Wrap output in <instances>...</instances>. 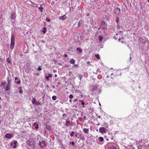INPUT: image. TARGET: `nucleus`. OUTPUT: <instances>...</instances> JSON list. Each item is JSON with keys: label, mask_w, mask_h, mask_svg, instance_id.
<instances>
[{"label": "nucleus", "mask_w": 149, "mask_h": 149, "mask_svg": "<svg viewBox=\"0 0 149 149\" xmlns=\"http://www.w3.org/2000/svg\"><path fill=\"white\" fill-rule=\"evenodd\" d=\"M15 36L14 34H13L11 38V42L10 45V48L13 49L14 46L15 45Z\"/></svg>", "instance_id": "obj_1"}, {"label": "nucleus", "mask_w": 149, "mask_h": 149, "mask_svg": "<svg viewBox=\"0 0 149 149\" xmlns=\"http://www.w3.org/2000/svg\"><path fill=\"white\" fill-rule=\"evenodd\" d=\"M147 40V39L145 38H143L142 37L140 38L139 40V42L142 44H144Z\"/></svg>", "instance_id": "obj_2"}, {"label": "nucleus", "mask_w": 149, "mask_h": 149, "mask_svg": "<svg viewBox=\"0 0 149 149\" xmlns=\"http://www.w3.org/2000/svg\"><path fill=\"white\" fill-rule=\"evenodd\" d=\"M39 146L41 148H43L44 147L46 146V143L45 141H42V142L39 141Z\"/></svg>", "instance_id": "obj_3"}, {"label": "nucleus", "mask_w": 149, "mask_h": 149, "mask_svg": "<svg viewBox=\"0 0 149 149\" xmlns=\"http://www.w3.org/2000/svg\"><path fill=\"white\" fill-rule=\"evenodd\" d=\"M99 131L102 134H104L106 133V129L104 127H101L99 129Z\"/></svg>", "instance_id": "obj_4"}, {"label": "nucleus", "mask_w": 149, "mask_h": 149, "mask_svg": "<svg viewBox=\"0 0 149 149\" xmlns=\"http://www.w3.org/2000/svg\"><path fill=\"white\" fill-rule=\"evenodd\" d=\"M72 121H70V120L66 121V126L68 127H70L72 125Z\"/></svg>", "instance_id": "obj_5"}, {"label": "nucleus", "mask_w": 149, "mask_h": 149, "mask_svg": "<svg viewBox=\"0 0 149 149\" xmlns=\"http://www.w3.org/2000/svg\"><path fill=\"white\" fill-rule=\"evenodd\" d=\"M114 12L117 15H118L120 13V10L119 8H116L114 10Z\"/></svg>", "instance_id": "obj_6"}, {"label": "nucleus", "mask_w": 149, "mask_h": 149, "mask_svg": "<svg viewBox=\"0 0 149 149\" xmlns=\"http://www.w3.org/2000/svg\"><path fill=\"white\" fill-rule=\"evenodd\" d=\"M83 132L85 133L88 134L89 132V130L88 129L84 128L83 129Z\"/></svg>", "instance_id": "obj_7"}, {"label": "nucleus", "mask_w": 149, "mask_h": 149, "mask_svg": "<svg viewBox=\"0 0 149 149\" xmlns=\"http://www.w3.org/2000/svg\"><path fill=\"white\" fill-rule=\"evenodd\" d=\"M6 136L8 138H10L12 137V135L11 134H6Z\"/></svg>", "instance_id": "obj_8"}, {"label": "nucleus", "mask_w": 149, "mask_h": 149, "mask_svg": "<svg viewBox=\"0 0 149 149\" xmlns=\"http://www.w3.org/2000/svg\"><path fill=\"white\" fill-rule=\"evenodd\" d=\"M70 62L71 64H74L75 62V60L74 59L72 58L70 61Z\"/></svg>", "instance_id": "obj_9"}, {"label": "nucleus", "mask_w": 149, "mask_h": 149, "mask_svg": "<svg viewBox=\"0 0 149 149\" xmlns=\"http://www.w3.org/2000/svg\"><path fill=\"white\" fill-rule=\"evenodd\" d=\"M16 18V16L14 13H12L11 14V18L14 19Z\"/></svg>", "instance_id": "obj_10"}, {"label": "nucleus", "mask_w": 149, "mask_h": 149, "mask_svg": "<svg viewBox=\"0 0 149 149\" xmlns=\"http://www.w3.org/2000/svg\"><path fill=\"white\" fill-rule=\"evenodd\" d=\"M10 86L7 85L6 88L5 90L6 91H10Z\"/></svg>", "instance_id": "obj_11"}, {"label": "nucleus", "mask_w": 149, "mask_h": 149, "mask_svg": "<svg viewBox=\"0 0 149 149\" xmlns=\"http://www.w3.org/2000/svg\"><path fill=\"white\" fill-rule=\"evenodd\" d=\"M77 50L79 52H82V49L81 48L79 47L77 48Z\"/></svg>", "instance_id": "obj_12"}, {"label": "nucleus", "mask_w": 149, "mask_h": 149, "mask_svg": "<svg viewBox=\"0 0 149 149\" xmlns=\"http://www.w3.org/2000/svg\"><path fill=\"white\" fill-rule=\"evenodd\" d=\"M78 39V42H80V44H81V43L83 41V40H81V37L80 36V37H77Z\"/></svg>", "instance_id": "obj_13"}, {"label": "nucleus", "mask_w": 149, "mask_h": 149, "mask_svg": "<svg viewBox=\"0 0 149 149\" xmlns=\"http://www.w3.org/2000/svg\"><path fill=\"white\" fill-rule=\"evenodd\" d=\"M82 22L81 20H79L78 23V26L79 27H80L81 26V24L82 23Z\"/></svg>", "instance_id": "obj_14"}, {"label": "nucleus", "mask_w": 149, "mask_h": 149, "mask_svg": "<svg viewBox=\"0 0 149 149\" xmlns=\"http://www.w3.org/2000/svg\"><path fill=\"white\" fill-rule=\"evenodd\" d=\"M100 142H102L104 140L103 138L102 137H100L98 138Z\"/></svg>", "instance_id": "obj_15"}, {"label": "nucleus", "mask_w": 149, "mask_h": 149, "mask_svg": "<svg viewBox=\"0 0 149 149\" xmlns=\"http://www.w3.org/2000/svg\"><path fill=\"white\" fill-rule=\"evenodd\" d=\"M108 149H116V148L114 146L112 145L110 146Z\"/></svg>", "instance_id": "obj_16"}, {"label": "nucleus", "mask_w": 149, "mask_h": 149, "mask_svg": "<svg viewBox=\"0 0 149 149\" xmlns=\"http://www.w3.org/2000/svg\"><path fill=\"white\" fill-rule=\"evenodd\" d=\"M78 77L81 80L83 77V76L81 74H79L78 75Z\"/></svg>", "instance_id": "obj_17"}, {"label": "nucleus", "mask_w": 149, "mask_h": 149, "mask_svg": "<svg viewBox=\"0 0 149 149\" xmlns=\"http://www.w3.org/2000/svg\"><path fill=\"white\" fill-rule=\"evenodd\" d=\"M99 40L100 41H102L103 39V37L101 36H99Z\"/></svg>", "instance_id": "obj_18"}, {"label": "nucleus", "mask_w": 149, "mask_h": 149, "mask_svg": "<svg viewBox=\"0 0 149 149\" xmlns=\"http://www.w3.org/2000/svg\"><path fill=\"white\" fill-rule=\"evenodd\" d=\"M60 19H65V15H63V16L60 17H59Z\"/></svg>", "instance_id": "obj_19"}, {"label": "nucleus", "mask_w": 149, "mask_h": 149, "mask_svg": "<svg viewBox=\"0 0 149 149\" xmlns=\"http://www.w3.org/2000/svg\"><path fill=\"white\" fill-rule=\"evenodd\" d=\"M13 143H13L14 144V145L13 146V148H15L16 147V144L17 143V141H14Z\"/></svg>", "instance_id": "obj_20"}, {"label": "nucleus", "mask_w": 149, "mask_h": 149, "mask_svg": "<svg viewBox=\"0 0 149 149\" xmlns=\"http://www.w3.org/2000/svg\"><path fill=\"white\" fill-rule=\"evenodd\" d=\"M19 93L21 94H22L23 93V91L21 90L22 87H20L19 88Z\"/></svg>", "instance_id": "obj_21"}, {"label": "nucleus", "mask_w": 149, "mask_h": 149, "mask_svg": "<svg viewBox=\"0 0 149 149\" xmlns=\"http://www.w3.org/2000/svg\"><path fill=\"white\" fill-rule=\"evenodd\" d=\"M11 84V81L9 80V79H8V83L7 84V86H10V85Z\"/></svg>", "instance_id": "obj_22"}, {"label": "nucleus", "mask_w": 149, "mask_h": 149, "mask_svg": "<svg viewBox=\"0 0 149 149\" xmlns=\"http://www.w3.org/2000/svg\"><path fill=\"white\" fill-rule=\"evenodd\" d=\"M52 99L54 100H56V97L55 95H54L52 97Z\"/></svg>", "instance_id": "obj_23"}, {"label": "nucleus", "mask_w": 149, "mask_h": 149, "mask_svg": "<svg viewBox=\"0 0 149 149\" xmlns=\"http://www.w3.org/2000/svg\"><path fill=\"white\" fill-rule=\"evenodd\" d=\"M119 20V18L118 17H117L116 19V21L117 23V24H118Z\"/></svg>", "instance_id": "obj_24"}, {"label": "nucleus", "mask_w": 149, "mask_h": 149, "mask_svg": "<svg viewBox=\"0 0 149 149\" xmlns=\"http://www.w3.org/2000/svg\"><path fill=\"white\" fill-rule=\"evenodd\" d=\"M35 102H36L35 99L34 98H33V99L32 101V102L33 104H34L35 103Z\"/></svg>", "instance_id": "obj_25"}, {"label": "nucleus", "mask_w": 149, "mask_h": 149, "mask_svg": "<svg viewBox=\"0 0 149 149\" xmlns=\"http://www.w3.org/2000/svg\"><path fill=\"white\" fill-rule=\"evenodd\" d=\"M95 56L97 59H99L100 58L99 55V54L95 55Z\"/></svg>", "instance_id": "obj_26"}, {"label": "nucleus", "mask_w": 149, "mask_h": 149, "mask_svg": "<svg viewBox=\"0 0 149 149\" xmlns=\"http://www.w3.org/2000/svg\"><path fill=\"white\" fill-rule=\"evenodd\" d=\"M46 30V28L45 27H44L43 28V30L42 31V32L43 33H45L46 32L45 30Z\"/></svg>", "instance_id": "obj_27"}, {"label": "nucleus", "mask_w": 149, "mask_h": 149, "mask_svg": "<svg viewBox=\"0 0 149 149\" xmlns=\"http://www.w3.org/2000/svg\"><path fill=\"white\" fill-rule=\"evenodd\" d=\"M74 134V132H72L70 134V136L71 137L73 136Z\"/></svg>", "instance_id": "obj_28"}, {"label": "nucleus", "mask_w": 149, "mask_h": 149, "mask_svg": "<svg viewBox=\"0 0 149 149\" xmlns=\"http://www.w3.org/2000/svg\"><path fill=\"white\" fill-rule=\"evenodd\" d=\"M73 67H76V68H78V64H74V65L72 66Z\"/></svg>", "instance_id": "obj_29"}, {"label": "nucleus", "mask_w": 149, "mask_h": 149, "mask_svg": "<svg viewBox=\"0 0 149 149\" xmlns=\"http://www.w3.org/2000/svg\"><path fill=\"white\" fill-rule=\"evenodd\" d=\"M42 70V68H41V67L40 66H39L38 68L37 69V70Z\"/></svg>", "instance_id": "obj_30"}, {"label": "nucleus", "mask_w": 149, "mask_h": 149, "mask_svg": "<svg viewBox=\"0 0 149 149\" xmlns=\"http://www.w3.org/2000/svg\"><path fill=\"white\" fill-rule=\"evenodd\" d=\"M69 97L70 98V99H72V98L73 97V95H72V94H70L69 96Z\"/></svg>", "instance_id": "obj_31"}, {"label": "nucleus", "mask_w": 149, "mask_h": 149, "mask_svg": "<svg viewBox=\"0 0 149 149\" xmlns=\"http://www.w3.org/2000/svg\"><path fill=\"white\" fill-rule=\"evenodd\" d=\"M39 9L42 12H43V8L42 7H39Z\"/></svg>", "instance_id": "obj_32"}, {"label": "nucleus", "mask_w": 149, "mask_h": 149, "mask_svg": "<svg viewBox=\"0 0 149 149\" xmlns=\"http://www.w3.org/2000/svg\"><path fill=\"white\" fill-rule=\"evenodd\" d=\"M15 82L18 84H19L20 83V80L19 79H18L17 81H16Z\"/></svg>", "instance_id": "obj_33"}, {"label": "nucleus", "mask_w": 149, "mask_h": 149, "mask_svg": "<svg viewBox=\"0 0 149 149\" xmlns=\"http://www.w3.org/2000/svg\"><path fill=\"white\" fill-rule=\"evenodd\" d=\"M69 143L73 145H74V142L73 141H72V142H70Z\"/></svg>", "instance_id": "obj_34"}, {"label": "nucleus", "mask_w": 149, "mask_h": 149, "mask_svg": "<svg viewBox=\"0 0 149 149\" xmlns=\"http://www.w3.org/2000/svg\"><path fill=\"white\" fill-rule=\"evenodd\" d=\"M46 21H47V22H50V20L49 19V18H47L46 19Z\"/></svg>", "instance_id": "obj_35"}, {"label": "nucleus", "mask_w": 149, "mask_h": 149, "mask_svg": "<svg viewBox=\"0 0 149 149\" xmlns=\"http://www.w3.org/2000/svg\"><path fill=\"white\" fill-rule=\"evenodd\" d=\"M7 61L9 63H10V60L9 58L7 59Z\"/></svg>", "instance_id": "obj_36"}, {"label": "nucleus", "mask_w": 149, "mask_h": 149, "mask_svg": "<svg viewBox=\"0 0 149 149\" xmlns=\"http://www.w3.org/2000/svg\"><path fill=\"white\" fill-rule=\"evenodd\" d=\"M85 104V103L83 101H81V105H84Z\"/></svg>", "instance_id": "obj_37"}, {"label": "nucleus", "mask_w": 149, "mask_h": 149, "mask_svg": "<svg viewBox=\"0 0 149 149\" xmlns=\"http://www.w3.org/2000/svg\"><path fill=\"white\" fill-rule=\"evenodd\" d=\"M103 24V23H102V25ZM101 27H102V28H103V29H106V26H105L104 27H103V26H102V25Z\"/></svg>", "instance_id": "obj_38"}, {"label": "nucleus", "mask_w": 149, "mask_h": 149, "mask_svg": "<svg viewBox=\"0 0 149 149\" xmlns=\"http://www.w3.org/2000/svg\"><path fill=\"white\" fill-rule=\"evenodd\" d=\"M48 77H52V75L50 74H48Z\"/></svg>", "instance_id": "obj_39"}, {"label": "nucleus", "mask_w": 149, "mask_h": 149, "mask_svg": "<svg viewBox=\"0 0 149 149\" xmlns=\"http://www.w3.org/2000/svg\"><path fill=\"white\" fill-rule=\"evenodd\" d=\"M78 101V99H76L74 100H73V101L74 102H76Z\"/></svg>", "instance_id": "obj_40"}, {"label": "nucleus", "mask_w": 149, "mask_h": 149, "mask_svg": "<svg viewBox=\"0 0 149 149\" xmlns=\"http://www.w3.org/2000/svg\"><path fill=\"white\" fill-rule=\"evenodd\" d=\"M46 128L48 130H49L50 129V127L49 126H47L46 127Z\"/></svg>", "instance_id": "obj_41"}, {"label": "nucleus", "mask_w": 149, "mask_h": 149, "mask_svg": "<svg viewBox=\"0 0 149 149\" xmlns=\"http://www.w3.org/2000/svg\"><path fill=\"white\" fill-rule=\"evenodd\" d=\"M49 77H48V76H46V78L47 80H49Z\"/></svg>", "instance_id": "obj_42"}, {"label": "nucleus", "mask_w": 149, "mask_h": 149, "mask_svg": "<svg viewBox=\"0 0 149 149\" xmlns=\"http://www.w3.org/2000/svg\"><path fill=\"white\" fill-rule=\"evenodd\" d=\"M38 125L37 124V125L36 126V128L37 129L38 128Z\"/></svg>", "instance_id": "obj_43"}, {"label": "nucleus", "mask_w": 149, "mask_h": 149, "mask_svg": "<svg viewBox=\"0 0 149 149\" xmlns=\"http://www.w3.org/2000/svg\"><path fill=\"white\" fill-rule=\"evenodd\" d=\"M117 24V28L118 29H120V27L118 24Z\"/></svg>", "instance_id": "obj_44"}, {"label": "nucleus", "mask_w": 149, "mask_h": 149, "mask_svg": "<svg viewBox=\"0 0 149 149\" xmlns=\"http://www.w3.org/2000/svg\"><path fill=\"white\" fill-rule=\"evenodd\" d=\"M79 120L81 121H82L83 122L84 121V120H82V119L81 118H79Z\"/></svg>", "instance_id": "obj_45"}, {"label": "nucleus", "mask_w": 149, "mask_h": 149, "mask_svg": "<svg viewBox=\"0 0 149 149\" xmlns=\"http://www.w3.org/2000/svg\"><path fill=\"white\" fill-rule=\"evenodd\" d=\"M37 124H37L36 123H35L33 124L35 126H36L37 125Z\"/></svg>", "instance_id": "obj_46"}, {"label": "nucleus", "mask_w": 149, "mask_h": 149, "mask_svg": "<svg viewBox=\"0 0 149 149\" xmlns=\"http://www.w3.org/2000/svg\"><path fill=\"white\" fill-rule=\"evenodd\" d=\"M14 145V143H13L12 142L11 143L10 145L11 146H13Z\"/></svg>", "instance_id": "obj_47"}, {"label": "nucleus", "mask_w": 149, "mask_h": 149, "mask_svg": "<svg viewBox=\"0 0 149 149\" xmlns=\"http://www.w3.org/2000/svg\"><path fill=\"white\" fill-rule=\"evenodd\" d=\"M84 120H85L86 119V116H84Z\"/></svg>", "instance_id": "obj_48"}, {"label": "nucleus", "mask_w": 149, "mask_h": 149, "mask_svg": "<svg viewBox=\"0 0 149 149\" xmlns=\"http://www.w3.org/2000/svg\"><path fill=\"white\" fill-rule=\"evenodd\" d=\"M17 79H18V78L17 77H15V80H17Z\"/></svg>", "instance_id": "obj_49"}, {"label": "nucleus", "mask_w": 149, "mask_h": 149, "mask_svg": "<svg viewBox=\"0 0 149 149\" xmlns=\"http://www.w3.org/2000/svg\"><path fill=\"white\" fill-rule=\"evenodd\" d=\"M131 59H132L131 57H130V61H131Z\"/></svg>", "instance_id": "obj_50"}, {"label": "nucleus", "mask_w": 149, "mask_h": 149, "mask_svg": "<svg viewBox=\"0 0 149 149\" xmlns=\"http://www.w3.org/2000/svg\"><path fill=\"white\" fill-rule=\"evenodd\" d=\"M75 136L76 137H77V134H75Z\"/></svg>", "instance_id": "obj_51"}, {"label": "nucleus", "mask_w": 149, "mask_h": 149, "mask_svg": "<svg viewBox=\"0 0 149 149\" xmlns=\"http://www.w3.org/2000/svg\"><path fill=\"white\" fill-rule=\"evenodd\" d=\"M40 7H42V4H40Z\"/></svg>", "instance_id": "obj_52"}, {"label": "nucleus", "mask_w": 149, "mask_h": 149, "mask_svg": "<svg viewBox=\"0 0 149 149\" xmlns=\"http://www.w3.org/2000/svg\"><path fill=\"white\" fill-rule=\"evenodd\" d=\"M121 39V38H119V39H118V40H119V41H120V40Z\"/></svg>", "instance_id": "obj_53"}, {"label": "nucleus", "mask_w": 149, "mask_h": 149, "mask_svg": "<svg viewBox=\"0 0 149 149\" xmlns=\"http://www.w3.org/2000/svg\"><path fill=\"white\" fill-rule=\"evenodd\" d=\"M53 87V88H55V86H53V87Z\"/></svg>", "instance_id": "obj_54"}, {"label": "nucleus", "mask_w": 149, "mask_h": 149, "mask_svg": "<svg viewBox=\"0 0 149 149\" xmlns=\"http://www.w3.org/2000/svg\"><path fill=\"white\" fill-rule=\"evenodd\" d=\"M55 76V77H57V75H56V74H55V76Z\"/></svg>", "instance_id": "obj_55"}, {"label": "nucleus", "mask_w": 149, "mask_h": 149, "mask_svg": "<svg viewBox=\"0 0 149 149\" xmlns=\"http://www.w3.org/2000/svg\"><path fill=\"white\" fill-rule=\"evenodd\" d=\"M70 102H72V100L71 99L70 100Z\"/></svg>", "instance_id": "obj_56"}, {"label": "nucleus", "mask_w": 149, "mask_h": 149, "mask_svg": "<svg viewBox=\"0 0 149 149\" xmlns=\"http://www.w3.org/2000/svg\"><path fill=\"white\" fill-rule=\"evenodd\" d=\"M58 85L60 84V83L59 82H58Z\"/></svg>", "instance_id": "obj_57"}, {"label": "nucleus", "mask_w": 149, "mask_h": 149, "mask_svg": "<svg viewBox=\"0 0 149 149\" xmlns=\"http://www.w3.org/2000/svg\"><path fill=\"white\" fill-rule=\"evenodd\" d=\"M47 88H49V86L48 85H47Z\"/></svg>", "instance_id": "obj_58"}, {"label": "nucleus", "mask_w": 149, "mask_h": 149, "mask_svg": "<svg viewBox=\"0 0 149 149\" xmlns=\"http://www.w3.org/2000/svg\"><path fill=\"white\" fill-rule=\"evenodd\" d=\"M98 117V118H100V117H100V116H99Z\"/></svg>", "instance_id": "obj_59"}, {"label": "nucleus", "mask_w": 149, "mask_h": 149, "mask_svg": "<svg viewBox=\"0 0 149 149\" xmlns=\"http://www.w3.org/2000/svg\"><path fill=\"white\" fill-rule=\"evenodd\" d=\"M82 107H84V106L83 105L82 106Z\"/></svg>", "instance_id": "obj_60"}, {"label": "nucleus", "mask_w": 149, "mask_h": 149, "mask_svg": "<svg viewBox=\"0 0 149 149\" xmlns=\"http://www.w3.org/2000/svg\"><path fill=\"white\" fill-rule=\"evenodd\" d=\"M64 57H65V54L63 55Z\"/></svg>", "instance_id": "obj_61"}, {"label": "nucleus", "mask_w": 149, "mask_h": 149, "mask_svg": "<svg viewBox=\"0 0 149 149\" xmlns=\"http://www.w3.org/2000/svg\"><path fill=\"white\" fill-rule=\"evenodd\" d=\"M1 105H0V109H1Z\"/></svg>", "instance_id": "obj_62"}, {"label": "nucleus", "mask_w": 149, "mask_h": 149, "mask_svg": "<svg viewBox=\"0 0 149 149\" xmlns=\"http://www.w3.org/2000/svg\"><path fill=\"white\" fill-rule=\"evenodd\" d=\"M65 115V114H64L63 115V116H64V115Z\"/></svg>", "instance_id": "obj_63"}, {"label": "nucleus", "mask_w": 149, "mask_h": 149, "mask_svg": "<svg viewBox=\"0 0 149 149\" xmlns=\"http://www.w3.org/2000/svg\"><path fill=\"white\" fill-rule=\"evenodd\" d=\"M67 56V55L66 54V57Z\"/></svg>", "instance_id": "obj_64"}]
</instances>
